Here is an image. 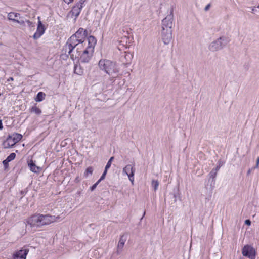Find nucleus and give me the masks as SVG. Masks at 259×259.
I'll return each instance as SVG.
<instances>
[{"label": "nucleus", "mask_w": 259, "mask_h": 259, "mask_svg": "<svg viewBox=\"0 0 259 259\" xmlns=\"http://www.w3.org/2000/svg\"><path fill=\"white\" fill-rule=\"evenodd\" d=\"M173 10H170V13L162 21L161 37L165 45H168L172 38V28L174 24Z\"/></svg>", "instance_id": "obj_1"}, {"label": "nucleus", "mask_w": 259, "mask_h": 259, "mask_svg": "<svg viewBox=\"0 0 259 259\" xmlns=\"http://www.w3.org/2000/svg\"><path fill=\"white\" fill-rule=\"evenodd\" d=\"M58 217L50 214H35L29 218L27 222L31 227H40L43 226L48 225L51 223L56 221Z\"/></svg>", "instance_id": "obj_2"}, {"label": "nucleus", "mask_w": 259, "mask_h": 259, "mask_svg": "<svg viewBox=\"0 0 259 259\" xmlns=\"http://www.w3.org/2000/svg\"><path fill=\"white\" fill-rule=\"evenodd\" d=\"M100 69L109 75L117 74L119 72L115 62L108 59H101L98 63Z\"/></svg>", "instance_id": "obj_3"}, {"label": "nucleus", "mask_w": 259, "mask_h": 259, "mask_svg": "<svg viewBox=\"0 0 259 259\" xmlns=\"http://www.w3.org/2000/svg\"><path fill=\"white\" fill-rule=\"evenodd\" d=\"M78 39L73 34L67 40L66 44L64 46L63 51L65 54H70L73 50L78 45Z\"/></svg>", "instance_id": "obj_4"}, {"label": "nucleus", "mask_w": 259, "mask_h": 259, "mask_svg": "<svg viewBox=\"0 0 259 259\" xmlns=\"http://www.w3.org/2000/svg\"><path fill=\"white\" fill-rule=\"evenodd\" d=\"M228 40L225 36H221L212 41L209 46L208 49L212 52H215L222 49L226 46Z\"/></svg>", "instance_id": "obj_5"}, {"label": "nucleus", "mask_w": 259, "mask_h": 259, "mask_svg": "<svg viewBox=\"0 0 259 259\" xmlns=\"http://www.w3.org/2000/svg\"><path fill=\"white\" fill-rule=\"evenodd\" d=\"M22 135L20 134L14 133L9 135L6 140L4 142L5 148L12 147L15 144L20 141L22 138Z\"/></svg>", "instance_id": "obj_6"}, {"label": "nucleus", "mask_w": 259, "mask_h": 259, "mask_svg": "<svg viewBox=\"0 0 259 259\" xmlns=\"http://www.w3.org/2000/svg\"><path fill=\"white\" fill-rule=\"evenodd\" d=\"M242 255L250 259H255L256 256L255 251L251 245H245L242 249Z\"/></svg>", "instance_id": "obj_7"}, {"label": "nucleus", "mask_w": 259, "mask_h": 259, "mask_svg": "<svg viewBox=\"0 0 259 259\" xmlns=\"http://www.w3.org/2000/svg\"><path fill=\"white\" fill-rule=\"evenodd\" d=\"M38 22L37 27V30L36 32L34 34L33 36V39L35 40L40 38L45 33V31L46 30V27L41 22L39 17H38Z\"/></svg>", "instance_id": "obj_8"}, {"label": "nucleus", "mask_w": 259, "mask_h": 259, "mask_svg": "<svg viewBox=\"0 0 259 259\" xmlns=\"http://www.w3.org/2000/svg\"><path fill=\"white\" fill-rule=\"evenodd\" d=\"M74 35L78 39V42L82 44L84 42L87 36V31L83 28H79Z\"/></svg>", "instance_id": "obj_9"}, {"label": "nucleus", "mask_w": 259, "mask_h": 259, "mask_svg": "<svg viewBox=\"0 0 259 259\" xmlns=\"http://www.w3.org/2000/svg\"><path fill=\"white\" fill-rule=\"evenodd\" d=\"M89 52V51L85 49L83 51V53L80 55L79 59L81 63H88L90 61L92 57L93 52Z\"/></svg>", "instance_id": "obj_10"}, {"label": "nucleus", "mask_w": 259, "mask_h": 259, "mask_svg": "<svg viewBox=\"0 0 259 259\" xmlns=\"http://www.w3.org/2000/svg\"><path fill=\"white\" fill-rule=\"evenodd\" d=\"M83 8V6L76 3L72 8L71 10L69 12V14L72 16H74V20H76L77 18L79 15L80 12Z\"/></svg>", "instance_id": "obj_11"}, {"label": "nucleus", "mask_w": 259, "mask_h": 259, "mask_svg": "<svg viewBox=\"0 0 259 259\" xmlns=\"http://www.w3.org/2000/svg\"><path fill=\"white\" fill-rule=\"evenodd\" d=\"M29 252L28 248H22L13 254L14 259H26Z\"/></svg>", "instance_id": "obj_12"}, {"label": "nucleus", "mask_w": 259, "mask_h": 259, "mask_svg": "<svg viewBox=\"0 0 259 259\" xmlns=\"http://www.w3.org/2000/svg\"><path fill=\"white\" fill-rule=\"evenodd\" d=\"M88 46L86 48L85 50L89 51L91 52H94V47L96 44L97 40L96 38L93 36H89L88 38Z\"/></svg>", "instance_id": "obj_13"}, {"label": "nucleus", "mask_w": 259, "mask_h": 259, "mask_svg": "<svg viewBox=\"0 0 259 259\" xmlns=\"http://www.w3.org/2000/svg\"><path fill=\"white\" fill-rule=\"evenodd\" d=\"M217 175V172L215 169H212L208 175L209 177L208 182L210 183V189L213 190L215 186V177Z\"/></svg>", "instance_id": "obj_14"}, {"label": "nucleus", "mask_w": 259, "mask_h": 259, "mask_svg": "<svg viewBox=\"0 0 259 259\" xmlns=\"http://www.w3.org/2000/svg\"><path fill=\"white\" fill-rule=\"evenodd\" d=\"M126 240V238L124 237V235H122L120 236V240L117 245V250L116 251L117 255H119L121 253V250L124 246Z\"/></svg>", "instance_id": "obj_15"}, {"label": "nucleus", "mask_w": 259, "mask_h": 259, "mask_svg": "<svg viewBox=\"0 0 259 259\" xmlns=\"http://www.w3.org/2000/svg\"><path fill=\"white\" fill-rule=\"evenodd\" d=\"M135 169L134 168V165L128 164L125 167L123 168V173L126 175H129L130 172L135 173Z\"/></svg>", "instance_id": "obj_16"}, {"label": "nucleus", "mask_w": 259, "mask_h": 259, "mask_svg": "<svg viewBox=\"0 0 259 259\" xmlns=\"http://www.w3.org/2000/svg\"><path fill=\"white\" fill-rule=\"evenodd\" d=\"M28 165L31 170L33 172L37 173L39 171L40 168L36 166L32 160L28 162Z\"/></svg>", "instance_id": "obj_17"}, {"label": "nucleus", "mask_w": 259, "mask_h": 259, "mask_svg": "<svg viewBox=\"0 0 259 259\" xmlns=\"http://www.w3.org/2000/svg\"><path fill=\"white\" fill-rule=\"evenodd\" d=\"M20 15L19 13L10 12L8 15V18L9 20L15 22L17 19H18Z\"/></svg>", "instance_id": "obj_18"}, {"label": "nucleus", "mask_w": 259, "mask_h": 259, "mask_svg": "<svg viewBox=\"0 0 259 259\" xmlns=\"http://www.w3.org/2000/svg\"><path fill=\"white\" fill-rule=\"evenodd\" d=\"M79 49L78 48H77L75 51H74V50H73V52L70 54L67 55V53L65 54L67 56L68 55L70 56V58L72 60H74L75 59L79 57V56L80 55V52L78 50Z\"/></svg>", "instance_id": "obj_19"}, {"label": "nucleus", "mask_w": 259, "mask_h": 259, "mask_svg": "<svg viewBox=\"0 0 259 259\" xmlns=\"http://www.w3.org/2000/svg\"><path fill=\"white\" fill-rule=\"evenodd\" d=\"M46 94L42 92H39L37 93L34 100L36 102H40L42 101L45 98Z\"/></svg>", "instance_id": "obj_20"}, {"label": "nucleus", "mask_w": 259, "mask_h": 259, "mask_svg": "<svg viewBox=\"0 0 259 259\" xmlns=\"http://www.w3.org/2000/svg\"><path fill=\"white\" fill-rule=\"evenodd\" d=\"M74 72L75 74L81 75L83 73V68L79 65H75L74 67Z\"/></svg>", "instance_id": "obj_21"}, {"label": "nucleus", "mask_w": 259, "mask_h": 259, "mask_svg": "<svg viewBox=\"0 0 259 259\" xmlns=\"http://www.w3.org/2000/svg\"><path fill=\"white\" fill-rule=\"evenodd\" d=\"M30 112L31 113H34L37 115L41 114V110L36 106V104L30 109Z\"/></svg>", "instance_id": "obj_22"}, {"label": "nucleus", "mask_w": 259, "mask_h": 259, "mask_svg": "<svg viewBox=\"0 0 259 259\" xmlns=\"http://www.w3.org/2000/svg\"><path fill=\"white\" fill-rule=\"evenodd\" d=\"M93 172V168L92 166L88 167L86 169L84 173V176L85 177H88L89 175H92Z\"/></svg>", "instance_id": "obj_23"}, {"label": "nucleus", "mask_w": 259, "mask_h": 259, "mask_svg": "<svg viewBox=\"0 0 259 259\" xmlns=\"http://www.w3.org/2000/svg\"><path fill=\"white\" fill-rule=\"evenodd\" d=\"M26 20H27L25 19L24 17H21L20 15L18 19H17L15 22H17L20 24H24L25 22H26Z\"/></svg>", "instance_id": "obj_24"}, {"label": "nucleus", "mask_w": 259, "mask_h": 259, "mask_svg": "<svg viewBox=\"0 0 259 259\" xmlns=\"http://www.w3.org/2000/svg\"><path fill=\"white\" fill-rule=\"evenodd\" d=\"M152 186L153 188L154 191H156L159 186V182L157 180H152Z\"/></svg>", "instance_id": "obj_25"}, {"label": "nucleus", "mask_w": 259, "mask_h": 259, "mask_svg": "<svg viewBox=\"0 0 259 259\" xmlns=\"http://www.w3.org/2000/svg\"><path fill=\"white\" fill-rule=\"evenodd\" d=\"M16 154L15 153H11L7 158L6 159L7 161H9V162L11 161L12 160H14L15 158L16 157Z\"/></svg>", "instance_id": "obj_26"}, {"label": "nucleus", "mask_w": 259, "mask_h": 259, "mask_svg": "<svg viewBox=\"0 0 259 259\" xmlns=\"http://www.w3.org/2000/svg\"><path fill=\"white\" fill-rule=\"evenodd\" d=\"M113 159H114V157H113V156L110 158L109 160H108V161L107 163V164H106L105 168H106V169H108L111 167V163H112V162Z\"/></svg>", "instance_id": "obj_27"}, {"label": "nucleus", "mask_w": 259, "mask_h": 259, "mask_svg": "<svg viewBox=\"0 0 259 259\" xmlns=\"http://www.w3.org/2000/svg\"><path fill=\"white\" fill-rule=\"evenodd\" d=\"M107 171H108V169H106V168H105L104 171L103 173L102 174L101 177L98 180V181L99 182V183H100V182L101 181L105 179V176H106V175L107 174Z\"/></svg>", "instance_id": "obj_28"}, {"label": "nucleus", "mask_w": 259, "mask_h": 259, "mask_svg": "<svg viewBox=\"0 0 259 259\" xmlns=\"http://www.w3.org/2000/svg\"><path fill=\"white\" fill-rule=\"evenodd\" d=\"M107 171H108V169H106V168H105L104 171L103 173L102 174L101 177L98 180V181L99 182V183H100V182L101 181L105 179V176H106V175L107 174Z\"/></svg>", "instance_id": "obj_29"}, {"label": "nucleus", "mask_w": 259, "mask_h": 259, "mask_svg": "<svg viewBox=\"0 0 259 259\" xmlns=\"http://www.w3.org/2000/svg\"><path fill=\"white\" fill-rule=\"evenodd\" d=\"M132 58H133V55L129 53H126L125 55V58L128 62H130L131 61V59H132Z\"/></svg>", "instance_id": "obj_30"}, {"label": "nucleus", "mask_w": 259, "mask_h": 259, "mask_svg": "<svg viewBox=\"0 0 259 259\" xmlns=\"http://www.w3.org/2000/svg\"><path fill=\"white\" fill-rule=\"evenodd\" d=\"M134 174L135 173L133 172H130V174L127 175L130 181L132 184H133L134 181Z\"/></svg>", "instance_id": "obj_31"}, {"label": "nucleus", "mask_w": 259, "mask_h": 259, "mask_svg": "<svg viewBox=\"0 0 259 259\" xmlns=\"http://www.w3.org/2000/svg\"><path fill=\"white\" fill-rule=\"evenodd\" d=\"M99 182H98L97 181V182L96 183H95L93 186H92L90 188V189L91 191H93L97 187V186H98V185L99 184Z\"/></svg>", "instance_id": "obj_32"}, {"label": "nucleus", "mask_w": 259, "mask_h": 259, "mask_svg": "<svg viewBox=\"0 0 259 259\" xmlns=\"http://www.w3.org/2000/svg\"><path fill=\"white\" fill-rule=\"evenodd\" d=\"M26 22L28 24V26H29L30 27L34 28L35 27V24L32 22L27 20Z\"/></svg>", "instance_id": "obj_33"}, {"label": "nucleus", "mask_w": 259, "mask_h": 259, "mask_svg": "<svg viewBox=\"0 0 259 259\" xmlns=\"http://www.w3.org/2000/svg\"><path fill=\"white\" fill-rule=\"evenodd\" d=\"M9 161H7V160L6 159H5L4 160H3V164L4 165L5 169H6L8 167V165H9L8 163H9Z\"/></svg>", "instance_id": "obj_34"}, {"label": "nucleus", "mask_w": 259, "mask_h": 259, "mask_svg": "<svg viewBox=\"0 0 259 259\" xmlns=\"http://www.w3.org/2000/svg\"><path fill=\"white\" fill-rule=\"evenodd\" d=\"M258 165H259V157L257 158V160H256V165L253 167L252 169H255V168H257L258 167Z\"/></svg>", "instance_id": "obj_35"}, {"label": "nucleus", "mask_w": 259, "mask_h": 259, "mask_svg": "<svg viewBox=\"0 0 259 259\" xmlns=\"http://www.w3.org/2000/svg\"><path fill=\"white\" fill-rule=\"evenodd\" d=\"M245 224H246L247 225L250 226L251 225L250 220L249 219L246 220L245 221Z\"/></svg>", "instance_id": "obj_36"}, {"label": "nucleus", "mask_w": 259, "mask_h": 259, "mask_svg": "<svg viewBox=\"0 0 259 259\" xmlns=\"http://www.w3.org/2000/svg\"><path fill=\"white\" fill-rule=\"evenodd\" d=\"M210 6V4H208V5H207L204 8V10L205 11H207L209 9Z\"/></svg>", "instance_id": "obj_37"}, {"label": "nucleus", "mask_w": 259, "mask_h": 259, "mask_svg": "<svg viewBox=\"0 0 259 259\" xmlns=\"http://www.w3.org/2000/svg\"><path fill=\"white\" fill-rule=\"evenodd\" d=\"M87 0H79L78 2H77V4H80L81 6H83V4Z\"/></svg>", "instance_id": "obj_38"}, {"label": "nucleus", "mask_w": 259, "mask_h": 259, "mask_svg": "<svg viewBox=\"0 0 259 259\" xmlns=\"http://www.w3.org/2000/svg\"><path fill=\"white\" fill-rule=\"evenodd\" d=\"M256 11V8L255 7H254L253 8H251V12L252 13L254 14Z\"/></svg>", "instance_id": "obj_39"}, {"label": "nucleus", "mask_w": 259, "mask_h": 259, "mask_svg": "<svg viewBox=\"0 0 259 259\" xmlns=\"http://www.w3.org/2000/svg\"><path fill=\"white\" fill-rule=\"evenodd\" d=\"M73 0H64V2L67 3V4H69L72 3Z\"/></svg>", "instance_id": "obj_40"}, {"label": "nucleus", "mask_w": 259, "mask_h": 259, "mask_svg": "<svg viewBox=\"0 0 259 259\" xmlns=\"http://www.w3.org/2000/svg\"><path fill=\"white\" fill-rule=\"evenodd\" d=\"M220 167H221V166L219 165H218L215 168H213V169H215L216 171L218 172V171L219 170Z\"/></svg>", "instance_id": "obj_41"}, {"label": "nucleus", "mask_w": 259, "mask_h": 259, "mask_svg": "<svg viewBox=\"0 0 259 259\" xmlns=\"http://www.w3.org/2000/svg\"><path fill=\"white\" fill-rule=\"evenodd\" d=\"M3 128L2 121L0 120V130H2Z\"/></svg>", "instance_id": "obj_42"}, {"label": "nucleus", "mask_w": 259, "mask_h": 259, "mask_svg": "<svg viewBox=\"0 0 259 259\" xmlns=\"http://www.w3.org/2000/svg\"><path fill=\"white\" fill-rule=\"evenodd\" d=\"M173 198H174V201L176 202L177 201V195L176 194H173Z\"/></svg>", "instance_id": "obj_43"}, {"label": "nucleus", "mask_w": 259, "mask_h": 259, "mask_svg": "<svg viewBox=\"0 0 259 259\" xmlns=\"http://www.w3.org/2000/svg\"><path fill=\"white\" fill-rule=\"evenodd\" d=\"M13 80H14V78H13V77H9V78L8 79V80H7V81H13Z\"/></svg>", "instance_id": "obj_44"}, {"label": "nucleus", "mask_w": 259, "mask_h": 259, "mask_svg": "<svg viewBox=\"0 0 259 259\" xmlns=\"http://www.w3.org/2000/svg\"><path fill=\"white\" fill-rule=\"evenodd\" d=\"M252 169H249L247 172V175L248 176L251 173Z\"/></svg>", "instance_id": "obj_45"}, {"label": "nucleus", "mask_w": 259, "mask_h": 259, "mask_svg": "<svg viewBox=\"0 0 259 259\" xmlns=\"http://www.w3.org/2000/svg\"><path fill=\"white\" fill-rule=\"evenodd\" d=\"M145 214V212H144V213H143V217H142L141 219H142V218H143V217L144 216Z\"/></svg>", "instance_id": "obj_46"}, {"label": "nucleus", "mask_w": 259, "mask_h": 259, "mask_svg": "<svg viewBox=\"0 0 259 259\" xmlns=\"http://www.w3.org/2000/svg\"><path fill=\"white\" fill-rule=\"evenodd\" d=\"M21 194H24L23 191H21Z\"/></svg>", "instance_id": "obj_47"}, {"label": "nucleus", "mask_w": 259, "mask_h": 259, "mask_svg": "<svg viewBox=\"0 0 259 259\" xmlns=\"http://www.w3.org/2000/svg\"><path fill=\"white\" fill-rule=\"evenodd\" d=\"M257 8H259V6H257Z\"/></svg>", "instance_id": "obj_48"}]
</instances>
